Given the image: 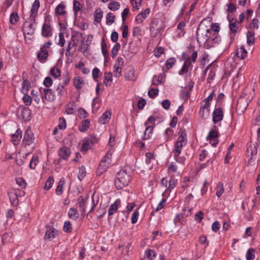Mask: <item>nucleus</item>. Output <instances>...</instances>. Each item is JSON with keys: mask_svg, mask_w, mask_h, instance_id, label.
Returning <instances> with one entry per match:
<instances>
[{"mask_svg": "<svg viewBox=\"0 0 260 260\" xmlns=\"http://www.w3.org/2000/svg\"><path fill=\"white\" fill-rule=\"evenodd\" d=\"M111 153L108 152L106 155L102 159L96 172L98 176L102 175L106 171L111 162Z\"/></svg>", "mask_w": 260, "mask_h": 260, "instance_id": "nucleus-4", "label": "nucleus"}, {"mask_svg": "<svg viewBox=\"0 0 260 260\" xmlns=\"http://www.w3.org/2000/svg\"><path fill=\"white\" fill-rule=\"evenodd\" d=\"M218 133L217 131L211 130L210 131L207 137V139L210 141V143L214 147L218 143Z\"/></svg>", "mask_w": 260, "mask_h": 260, "instance_id": "nucleus-11", "label": "nucleus"}, {"mask_svg": "<svg viewBox=\"0 0 260 260\" xmlns=\"http://www.w3.org/2000/svg\"><path fill=\"white\" fill-rule=\"evenodd\" d=\"M12 238V234L11 233H5L3 235L2 240L3 243L10 242Z\"/></svg>", "mask_w": 260, "mask_h": 260, "instance_id": "nucleus-63", "label": "nucleus"}, {"mask_svg": "<svg viewBox=\"0 0 260 260\" xmlns=\"http://www.w3.org/2000/svg\"><path fill=\"white\" fill-rule=\"evenodd\" d=\"M53 35V29L49 22H45L42 28V36L44 38H49Z\"/></svg>", "mask_w": 260, "mask_h": 260, "instance_id": "nucleus-8", "label": "nucleus"}, {"mask_svg": "<svg viewBox=\"0 0 260 260\" xmlns=\"http://www.w3.org/2000/svg\"><path fill=\"white\" fill-rule=\"evenodd\" d=\"M158 91L159 90L157 88H151L149 90L148 94L150 98L153 99L157 95Z\"/></svg>", "mask_w": 260, "mask_h": 260, "instance_id": "nucleus-54", "label": "nucleus"}, {"mask_svg": "<svg viewBox=\"0 0 260 260\" xmlns=\"http://www.w3.org/2000/svg\"><path fill=\"white\" fill-rule=\"evenodd\" d=\"M57 231L53 228H50L48 230L45 234V239H50L51 238H54L55 235L57 234Z\"/></svg>", "mask_w": 260, "mask_h": 260, "instance_id": "nucleus-33", "label": "nucleus"}, {"mask_svg": "<svg viewBox=\"0 0 260 260\" xmlns=\"http://www.w3.org/2000/svg\"><path fill=\"white\" fill-rule=\"evenodd\" d=\"M120 48V45L119 43H116L111 50V56L112 58H114L116 55L118 54V50Z\"/></svg>", "mask_w": 260, "mask_h": 260, "instance_id": "nucleus-48", "label": "nucleus"}, {"mask_svg": "<svg viewBox=\"0 0 260 260\" xmlns=\"http://www.w3.org/2000/svg\"><path fill=\"white\" fill-rule=\"evenodd\" d=\"M209 110L201 108L200 110V115L202 118L206 119L209 115Z\"/></svg>", "mask_w": 260, "mask_h": 260, "instance_id": "nucleus-49", "label": "nucleus"}, {"mask_svg": "<svg viewBox=\"0 0 260 260\" xmlns=\"http://www.w3.org/2000/svg\"><path fill=\"white\" fill-rule=\"evenodd\" d=\"M83 84V80L81 77L77 76L74 78V85L77 89H81Z\"/></svg>", "mask_w": 260, "mask_h": 260, "instance_id": "nucleus-30", "label": "nucleus"}, {"mask_svg": "<svg viewBox=\"0 0 260 260\" xmlns=\"http://www.w3.org/2000/svg\"><path fill=\"white\" fill-rule=\"evenodd\" d=\"M65 6L63 4H60L55 9V13L57 15H63L66 14Z\"/></svg>", "mask_w": 260, "mask_h": 260, "instance_id": "nucleus-38", "label": "nucleus"}, {"mask_svg": "<svg viewBox=\"0 0 260 260\" xmlns=\"http://www.w3.org/2000/svg\"><path fill=\"white\" fill-rule=\"evenodd\" d=\"M71 154L70 150L66 147L60 148L58 151V155L59 156V159H62L67 160Z\"/></svg>", "mask_w": 260, "mask_h": 260, "instance_id": "nucleus-13", "label": "nucleus"}, {"mask_svg": "<svg viewBox=\"0 0 260 260\" xmlns=\"http://www.w3.org/2000/svg\"><path fill=\"white\" fill-rule=\"evenodd\" d=\"M210 31L212 33V32H219V25L218 23H212L210 27H208Z\"/></svg>", "mask_w": 260, "mask_h": 260, "instance_id": "nucleus-52", "label": "nucleus"}, {"mask_svg": "<svg viewBox=\"0 0 260 260\" xmlns=\"http://www.w3.org/2000/svg\"><path fill=\"white\" fill-rule=\"evenodd\" d=\"M146 126V127L144 133L143 140H147L149 139L152 134L154 129V126L152 125H147Z\"/></svg>", "mask_w": 260, "mask_h": 260, "instance_id": "nucleus-22", "label": "nucleus"}, {"mask_svg": "<svg viewBox=\"0 0 260 260\" xmlns=\"http://www.w3.org/2000/svg\"><path fill=\"white\" fill-rule=\"evenodd\" d=\"M247 43L250 46L254 44L255 41L254 32L253 31H249L247 33Z\"/></svg>", "mask_w": 260, "mask_h": 260, "instance_id": "nucleus-34", "label": "nucleus"}, {"mask_svg": "<svg viewBox=\"0 0 260 260\" xmlns=\"http://www.w3.org/2000/svg\"><path fill=\"white\" fill-rule=\"evenodd\" d=\"M58 127L60 129L63 130L67 127L66 120L64 118L61 117L59 119Z\"/></svg>", "mask_w": 260, "mask_h": 260, "instance_id": "nucleus-53", "label": "nucleus"}, {"mask_svg": "<svg viewBox=\"0 0 260 260\" xmlns=\"http://www.w3.org/2000/svg\"><path fill=\"white\" fill-rule=\"evenodd\" d=\"M90 121L88 119L83 120L81 124L79 125V129L80 132H85L89 127Z\"/></svg>", "mask_w": 260, "mask_h": 260, "instance_id": "nucleus-28", "label": "nucleus"}, {"mask_svg": "<svg viewBox=\"0 0 260 260\" xmlns=\"http://www.w3.org/2000/svg\"><path fill=\"white\" fill-rule=\"evenodd\" d=\"M158 23V21L157 19H155L152 20V21L151 22L150 26V30L151 32L154 31L156 29H157V30H158V31L159 30V28H156V27L157 26Z\"/></svg>", "mask_w": 260, "mask_h": 260, "instance_id": "nucleus-44", "label": "nucleus"}, {"mask_svg": "<svg viewBox=\"0 0 260 260\" xmlns=\"http://www.w3.org/2000/svg\"><path fill=\"white\" fill-rule=\"evenodd\" d=\"M176 59L174 57L169 58L166 60V66L168 69H171L176 63Z\"/></svg>", "mask_w": 260, "mask_h": 260, "instance_id": "nucleus-45", "label": "nucleus"}, {"mask_svg": "<svg viewBox=\"0 0 260 260\" xmlns=\"http://www.w3.org/2000/svg\"><path fill=\"white\" fill-rule=\"evenodd\" d=\"M224 191L223 184L219 183L217 187L216 196L219 198Z\"/></svg>", "mask_w": 260, "mask_h": 260, "instance_id": "nucleus-60", "label": "nucleus"}, {"mask_svg": "<svg viewBox=\"0 0 260 260\" xmlns=\"http://www.w3.org/2000/svg\"><path fill=\"white\" fill-rule=\"evenodd\" d=\"M34 140L35 137L34 134L32 133L30 127H28L25 132L23 139V143L25 145H29L34 142Z\"/></svg>", "mask_w": 260, "mask_h": 260, "instance_id": "nucleus-9", "label": "nucleus"}, {"mask_svg": "<svg viewBox=\"0 0 260 260\" xmlns=\"http://www.w3.org/2000/svg\"><path fill=\"white\" fill-rule=\"evenodd\" d=\"M63 229L64 232L66 233H71L72 232L73 229L71 223L69 221L64 222Z\"/></svg>", "mask_w": 260, "mask_h": 260, "instance_id": "nucleus-50", "label": "nucleus"}, {"mask_svg": "<svg viewBox=\"0 0 260 260\" xmlns=\"http://www.w3.org/2000/svg\"><path fill=\"white\" fill-rule=\"evenodd\" d=\"M223 118V111L221 108H216L213 112V122L214 124L221 121Z\"/></svg>", "mask_w": 260, "mask_h": 260, "instance_id": "nucleus-10", "label": "nucleus"}, {"mask_svg": "<svg viewBox=\"0 0 260 260\" xmlns=\"http://www.w3.org/2000/svg\"><path fill=\"white\" fill-rule=\"evenodd\" d=\"M11 204L13 206H17L18 204V196L14 191H11L8 193Z\"/></svg>", "mask_w": 260, "mask_h": 260, "instance_id": "nucleus-20", "label": "nucleus"}, {"mask_svg": "<svg viewBox=\"0 0 260 260\" xmlns=\"http://www.w3.org/2000/svg\"><path fill=\"white\" fill-rule=\"evenodd\" d=\"M131 180V176L125 170L120 171L116 175L115 180V185L118 189H122L127 186Z\"/></svg>", "mask_w": 260, "mask_h": 260, "instance_id": "nucleus-2", "label": "nucleus"}, {"mask_svg": "<svg viewBox=\"0 0 260 260\" xmlns=\"http://www.w3.org/2000/svg\"><path fill=\"white\" fill-rule=\"evenodd\" d=\"M19 16L17 13L13 12L10 15V22L11 24H15L19 20Z\"/></svg>", "mask_w": 260, "mask_h": 260, "instance_id": "nucleus-41", "label": "nucleus"}, {"mask_svg": "<svg viewBox=\"0 0 260 260\" xmlns=\"http://www.w3.org/2000/svg\"><path fill=\"white\" fill-rule=\"evenodd\" d=\"M210 35L208 26L205 24V20H203L200 22L197 31V40L200 46L208 41Z\"/></svg>", "mask_w": 260, "mask_h": 260, "instance_id": "nucleus-1", "label": "nucleus"}, {"mask_svg": "<svg viewBox=\"0 0 260 260\" xmlns=\"http://www.w3.org/2000/svg\"><path fill=\"white\" fill-rule=\"evenodd\" d=\"M50 75L54 77L55 78H57L61 75L60 70L57 67H54L50 70Z\"/></svg>", "mask_w": 260, "mask_h": 260, "instance_id": "nucleus-39", "label": "nucleus"}, {"mask_svg": "<svg viewBox=\"0 0 260 260\" xmlns=\"http://www.w3.org/2000/svg\"><path fill=\"white\" fill-rule=\"evenodd\" d=\"M249 153L250 154V159H252L254 156L256 155L257 153V148L255 146H250L247 148V154L248 156H249Z\"/></svg>", "mask_w": 260, "mask_h": 260, "instance_id": "nucleus-36", "label": "nucleus"}, {"mask_svg": "<svg viewBox=\"0 0 260 260\" xmlns=\"http://www.w3.org/2000/svg\"><path fill=\"white\" fill-rule=\"evenodd\" d=\"M255 250L254 248H249L246 254V258L247 260H253L255 258Z\"/></svg>", "mask_w": 260, "mask_h": 260, "instance_id": "nucleus-37", "label": "nucleus"}, {"mask_svg": "<svg viewBox=\"0 0 260 260\" xmlns=\"http://www.w3.org/2000/svg\"><path fill=\"white\" fill-rule=\"evenodd\" d=\"M86 176V169L83 166L79 168V173H78V178L81 181Z\"/></svg>", "mask_w": 260, "mask_h": 260, "instance_id": "nucleus-51", "label": "nucleus"}, {"mask_svg": "<svg viewBox=\"0 0 260 260\" xmlns=\"http://www.w3.org/2000/svg\"><path fill=\"white\" fill-rule=\"evenodd\" d=\"M98 138L94 135H89L84 139V142L82 145V150L86 151L91 149L94 144L98 143Z\"/></svg>", "mask_w": 260, "mask_h": 260, "instance_id": "nucleus-7", "label": "nucleus"}, {"mask_svg": "<svg viewBox=\"0 0 260 260\" xmlns=\"http://www.w3.org/2000/svg\"><path fill=\"white\" fill-rule=\"evenodd\" d=\"M78 207L80 211L82 212V214H85V208L87 204V199H85L83 196H80L77 200Z\"/></svg>", "mask_w": 260, "mask_h": 260, "instance_id": "nucleus-14", "label": "nucleus"}, {"mask_svg": "<svg viewBox=\"0 0 260 260\" xmlns=\"http://www.w3.org/2000/svg\"><path fill=\"white\" fill-rule=\"evenodd\" d=\"M73 10L75 15L77 14L78 12L81 10V4L77 1H74Z\"/></svg>", "mask_w": 260, "mask_h": 260, "instance_id": "nucleus-55", "label": "nucleus"}, {"mask_svg": "<svg viewBox=\"0 0 260 260\" xmlns=\"http://www.w3.org/2000/svg\"><path fill=\"white\" fill-rule=\"evenodd\" d=\"M21 116L25 121H28L31 118V111L28 108H24L21 112Z\"/></svg>", "mask_w": 260, "mask_h": 260, "instance_id": "nucleus-32", "label": "nucleus"}, {"mask_svg": "<svg viewBox=\"0 0 260 260\" xmlns=\"http://www.w3.org/2000/svg\"><path fill=\"white\" fill-rule=\"evenodd\" d=\"M105 80L104 84L106 86H110L112 81V75L110 73L106 72L104 75Z\"/></svg>", "mask_w": 260, "mask_h": 260, "instance_id": "nucleus-40", "label": "nucleus"}, {"mask_svg": "<svg viewBox=\"0 0 260 260\" xmlns=\"http://www.w3.org/2000/svg\"><path fill=\"white\" fill-rule=\"evenodd\" d=\"M43 84L47 88L50 87L52 85V79L49 77H46L43 81Z\"/></svg>", "mask_w": 260, "mask_h": 260, "instance_id": "nucleus-64", "label": "nucleus"}, {"mask_svg": "<svg viewBox=\"0 0 260 260\" xmlns=\"http://www.w3.org/2000/svg\"><path fill=\"white\" fill-rule=\"evenodd\" d=\"M39 90L41 93L43 92L44 97L47 101H53L55 100V95L51 89L41 88Z\"/></svg>", "mask_w": 260, "mask_h": 260, "instance_id": "nucleus-12", "label": "nucleus"}, {"mask_svg": "<svg viewBox=\"0 0 260 260\" xmlns=\"http://www.w3.org/2000/svg\"><path fill=\"white\" fill-rule=\"evenodd\" d=\"M125 78L127 80L135 81V70L133 68H129L127 69L126 73H125Z\"/></svg>", "mask_w": 260, "mask_h": 260, "instance_id": "nucleus-21", "label": "nucleus"}, {"mask_svg": "<svg viewBox=\"0 0 260 260\" xmlns=\"http://www.w3.org/2000/svg\"><path fill=\"white\" fill-rule=\"evenodd\" d=\"M52 43L48 41L45 43L40 47V51L37 52L38 59L41 62H45L48 58V49L50 48Z\"/></svg>", "mask_w": 260, "mask_h": 260, "instance_id": "nucleus-5", "label": "nucleus"}, {"mask_svg": "<svg viewBox=\"0 0 260 260\" xmlns=\"http://www.w3.org/2000/svg\"><path fill=\"white\" fill-rule=\"evenodd\" d=\"M68 215L69 217L74 220H76L79 217V213L78 211L76 208H71L69 212Z\"/></svg>", "mask_w": 260, "mask_h": 260, "instance_id": "nucleus-29", "label": "nucleus"}, {"mask_svg": "<svg viewBox=\"0 0 260 260\" xmlns=\"http://www.w3.org/2000/svg\"><path fill=\"white\" fill-rule=\"evenodd\" d=\"M155 121V118L153 116H150L148 117L147 120L144 123L145 126L147 125H152L154 126V123Z\"/></svg>", "mask_w": 260, "mask_h": 260, "instance_id": "nucleus-57", "label": "nucleus"}, {"mask_svg": "<svg viewBox=\"0 0 260 260\" xmlns=\"http://www.w3.org/2000/svg\"><path fill=\"white\" fill-rule=\"evenodd\" d=\"M247 206V211H251L253 209L255 205V203L254 200H248L246 202Z\"/></svg>", "mask_w": 260, "mask_h": 260, "instance_id": "nucleus-59", "label": "nucleus"}, {"mask_svg": "<svg viewBox=\"0 0 260 260\" xmlns=\"http://www.w3.org/2000/svg\"><path fill=\"white\" fill-rule=\"evenodd\" d=\"M124 65V61L122 57H118L115 62L114 67H119L122 68Z\"/></svg>", "mask_w": 260, "mask_h": 260, "instance_id": "nucleus-62", "label": "nucleus"}, {"mask_svg": "<svg viewBox=\"0 0 260 260\" xmlns=\"http://www.w3.org/2000/svg\"><path fill=\"white\" fill-rule=\"evenodd\" d=\"M38 162V158L37 156H34L29 163V168L31 169H35Z\"/></svg>", "mask_w": 260, "mask_h": 260, "instance_id": "nucleus-47", "label": "nucleus"}, {"mask_svg": "<svg viewBox=\"0 0 260 260\" xmlns=\"http://www.w3.org/2000/svg\"><path fill=\"white\" fill-rule=\"evenodd\" d=\"M54 183V179L51 176H50L48 179L47 180V181H46V183H45V186H44V189L45 190H49L50 189L52 186V184H53Z\"/></svg>", "mask_w": 260, "mask_h": 260, "instance_id": "nucleus-42", "label": "nucleus"}, {"mask_svg": "<svg viewBox=\"0 0 260 260\" xmlns=\"http://www.w3.org/2000/svg\"><path fill=\"white\" fill-rule=\"evenodd\" d=\"M103 16V11L101 9H97L94 13V21L97 23L101 22Z\"/></svg>", "mask_w": 260, "mask_h": 260, "instance_id": "nucleus-31", "label": "nucleus"}, {"mask_svg": "<svg viewBox=\"0 0 260 260\" xmlns=\"http://www.w3.org/2000/svg\"><path fill=\"white\" fill-rule=\"evenodd\" d=\"M115 16L112 13H108L106 16V23L111 25L115 21Z\"/></svg>", "mask_w": 260, "mask_h": 260, "instance_id": "nucleus-43", "label": "nucleus"}, {"mask_svg": "<svg viewBox=\"0 0 260 260\" xmlns=\"http://www.w3.org/2000/svg\"><path fill=\"white\" fill-rule=\"evenodd\" d=\"M90 45V43L85 42V38H82L81 41V45L79 47L78 51L83 53H85L89 50Z\"/></svg>", "mask_w": 260, "mask_h": 260, "instance_id": "nucleus-19", "label": "nucleus"}, {"mask_svg": "<svg viewBox=\"0 0 260 260\" xmlns=\"http://www.w3.org/2000/svg\"><path fill=\"white\" fill-rule=\"evenodd\" d=\"M64 183L65 182L63 178H62L59 180L58 186L56 189V193L57 195L60 196L62 194V189Z\"/></svg>", "mask_w": 260, "mask_h": 260, "instance_id": "nucleus-35", "label": "nucleus"}, {"mask_svg": "<svg viewBox=\"0 0 260 260\" xmlns=\"http://www.w3.org/2000/svg\"><path fill=\"white\" fill-rule=\"evenodd\" d=\"M22 138V131L18 128L15 133L12 136V141L14 145H18Z\"/></svg>", "mask_w": 260, "mask_h": 260, "instance_id": "nucleus-16", "label": "nucleus"}, {"mask_svg": "<svg viewBox=\"0 0 260 260\" xmlns=\"http://www.w3.org/2000/svg\"><path fill=\"white\" fill-rule=\"evenodd\" d=\"M210 39L208 40L209 42L211 41L213 43L218 44L220 41L221 39L218 32H212V33L210 31Z\"/></svg>", "mask_w": 260, "mask_h": 260, "instance_id": "nucleus-25", "label": "nucleus"}, {"mask_svg": "<svg viewBox=\"0 0 260 260\" xmlns=\"http://www.w3.org/2000/svg\"><path fill=\"white\" fill-rule=\"evenodd\" d=\"M192 68L191 61L187 60L185 61L182 69L179 71V75H183L184 73H186L188 72L189 68Z\"/></svg>", "mask_w": 260, "mask_h": 260, "instance_id": "nucleus-27", "label": "nucleus"}, {"mask_svg": "<svg viewBox=\"0 0 260 260\" xmlns=\"http://www.w3.org/2000/svg\"><path fill=\"white\" fill-rule=\"evenodd\" d=\"M187 143V135L185 131L180 129L179 132V136L177 141L174 144V149L173 151L174 154H181L182 147L185 145Z\"/></svg>", "mask_w": 260, "mask_h": 260, "instance_id": "nucleus-3", "label": "nucleus"}, {"mask_svg": "<svg viewBox=\"0 0 260 260\" xmlns=\"http://www.w3.org/2000/svg\"><path fill=\"white\" fill-rule=\"evenodd\" d=\"M111 113L109 111H106L104 113L102 116L100 118L99 121L102 124H105L110 119Z\"/></svg>", "mask_w": 260, "mask_h": 260, "instance_id": "nucleus-26", "label": "nucleus"}, {"mask_svg": "<svg viewBox=\"0 0 260 260\" xmlns=\"http://www.w3.org/2000/svg\"><path fill=\"white\" fill-rule=\"evenodd\" d=\"M119 3L116 1H113L109 4V8L112 11L118 10L119 8Z\"/></svg>", "mask_w": 260, "mask_h": 260, "instance_id": "nucleus-46", "label": "nucleus"}, {"mask_svg": "<svg viewBox=\"0 0 260 260\" xmlns=\"http://www.w3.org/2000/svg\"><path fill=\"white\" fill-rule=\"evenodd\" d=\"M96 213L98 218L100 219L104 216L106 213V210L105 208L100 207L97 210Z\"/></svg>", "mask_w": 260, "mask_h": 260, "instance_id": "nucleus-61", "label": "nucleus"}, {"mask_svg": "<svg viewBox=\"0 0 260 260\" xmlns=\"http://www.w3.org/2000/svg\"><path fill=\"white\" fill-rule=\"evenodd\" d=\"M101 49L103 55L105 57H106L108 54V51L107 49L106 43L104 39H102L101 42Z\"/></svg>", "mask_w": 260, "mask_h": 260, "instance_id": "nucleus-56", "label": "nucleus"}, {"mask_svg": "<svg viewBox=\"0 0 260 260\" xmlns=\"http://www.w3.org/2000/svg\"><path fill=\"white\" fill-rule=\"evenodd\" d=\"M237 56L241 59L245 58L247 55V51L245 49L244 46H242L237 50Z\"/></svg>", "mask_w": 260, "mask_h": 260, "instance_id": "nucleus-24", "label": "nucleus"}, {"mask_svg": "<svg viewBox=\"0 0 260 260\" xmlns=\"http://www.w3.org/2000/svg\"><path fill=\"white\" fill-rule=\"evenodd\" d=\"M150 8L146 9L144 11L138 14L136 17V21L138 23H141L147 17V15L150 13Z\"/></svg>", "mask_w": 260, "mask_h": 260, "instance_id": "nucleus-15", "label": "nucleus"}, {"mask_svg": "<svg viewBox=\"0 0 260 260\" xmlns=\"http://www.w3.org/2000/svg\"><path fill=\"white\" fill-rule=\"evenodd\" d=\"M40 6V1L35 0L32 5L29 16H32L33 17L36 18L38 14V10L39 9Z\"/></svg>", "mask_w": 260, "mask_h": 260, "instance_id": "nucleus-18", "label": "nucleus"}, {"mask_svg": "<svg viewBox=\"0 0 260 260\" xmlns=\"http://www.w3.org/2000/svg\"><path fill=\"white\" fill-rule=\"evenodd\" d=\"M146 254L149 259L152 260L156 256V253L154 250L151 249H149L146 251Z\"/></svg>", "mask_w": 260, "mask_h": 260, "instance_id": "nucleus-58", "label": "nucleus"}, {"mask_svg": "<svg viewBox=\"0 0 260 260\" xmlns=\"http://www.w3.org/2000/svg\"><path fill=\"white\" fill-rule=\"evenodd\" d=\"M35 23H36V18L29 16L23 24V31L24 34L32 35L35 31V28L33 26Z\"/></svg>", "mask_w": 260, "mask_h": 260, "instance_id": "nucleus-6", "label": "nucleus"}, {"mask_svg": "<svg viewBox=\"0 0 260 260\" xmlns=\"http://www.w3.org/2000/svg\"><path fill=\"white\" fill-rule=\"evenodd\" d=\"M120 204V200L117 199L116 201L112 204L108 210L109 216L112 215L117 210L118 206Z\"/></svg>", "mask_w": 260, "mask_h": 260, "instance_id": "nucleus-23", "label": "nucleus"}, {"mask_svg": "<svg viewBox=\"0 0 260 260\" xmlns=\"http://www.w3.org/2000/svg\"><path fill=\"white\" fill-rule=\"evenodd\" d=\"M237 23L238 21L236 19L232 18L231 20H229V29L231 34H235L237 33L239 28Z\"/></svg>", "mask_w": 260, "mask_h": 260, "instance_id": "nucleus-17", "label": "nucleus"}]
</instances>
